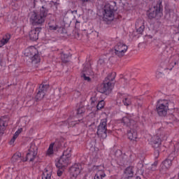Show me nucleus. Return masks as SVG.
Listing matches in <instances>:
<instances>
[{"label":"nucleus","instance_id":"1","mask_svg":"<svg viewBox=\"0 0 179 179\" xmlns=\"http://www.w3.org/2000/svg\"><path fill=\"white\" fill-rule=\"evenodd\" d=\"M48 16V8L43 5L39 11H32L29 13V23L32 26H41L45 23V19Z\"/></svg>","mask_w":179,"mask_h":179},{"label":"nucleus","instance_id":"2","mask_svg":"<svg viewBox=\"0 0 179 179\" xmlns=\"http://www.w3.org/2000/svg\"><path fill=\"white\" fill-rule=\"evenodd\" d=\"M72 148H67L63 152L62 156L56 162L55 166L57 169H64V167H66L68 165L71 164L72 160Z\"/></svg>","mask_w":179,"mask_h":179},{"label":"nucleus","instance_id":"3","mask_svg":"<svg viewBox=\"0 0 179 179\" xmlns=\"http://www.w3.org/2000/svg\"><path fill=\"white\" fill-rule=\"evenodd\" d=\"M117 10L115 2L113 1L104 6L103 13V20L104 22H111L114 20V15Z\"/></svg>","mask_w":179,"mask_h":179},{"label":"nucleus","instance_id":"4","mask_svg":"<svg viewBox=\"0 0 179 179\" xmlns=\"http://www.w3.org/2000/svg\"><path fill=\"white\" fill-rule=\"evenodd\" d=\"M164 129L163 128H159L157 131L156 134L151 138L150 143L152 148H155V149L160 148L162 141H166L167 139V136L164 134Z\"/></svg>","mask_w":179,"mask_h":179},{"label":"nucleus","instance_id":"5","mask_svg":"<svg viewBox=\"0 0 179 179\" xmlns=\"http://www.w3.org/2000/svg\"><path fill=\"white\" fill-rule=\"evenodd\" d=\"M115 79V73H112L111 74H109L106 78V80H109L108 83H104L101 85H100L98 87V92L99 93H108L110 94L111 90H113V87H114V83H111L113 80Z\"/></svg>","mask_w":179,"mask_h":179},{"label":"nucleus","instance_id":"6","mask_svg":"<svg viewBox=\"0 0 179 179\" xmlns=\"http://www.w3.org/2000/svg\"><path fill=\"white\" fill-rule=\"evenodd\" d=\"M23 54L25 57L30 58L32 64H38L41 60L40 55H38V50L34 46H29L26 48Z\"/></svg>","mask_w":179,"mask_h":179},{"label":"nucleus","instance_id":"7","mask_svg":"<svg viewBox=\"0 0 179 179\" xmlns=\"http://www.w3.org/2000/svg\"><path fill=\"white\" fill-rule=\"evenodd\" d=\"M156 110L159 117H166L169 111V101L159 100L156 106Z\"/></svg>","mask_w":179,"mask_h":179},{"label":"nucleus","instance_id":"8","mask_svg":"<svg viewBox=\"0 0 179 179\" xmlns=\"http://www.w3.org/2000/svg\"><path fill=\"white\" fill-rule=\"evenodd\" d=\"M122 100L124 106H131V104H134V106H141V99L138 98L134 99V102L131 100V96L127 95L125 94H121L118 95L117 102L119 100Z\"/></svg>","mask_w":179,"mask_h":179},{"label":"nucleus","instance_id":"9","mask_svg":"<svg viewBox=\"0 0 179 179\" xmlns=\"http://www.w3.org/2000/svg\"><path fill=\"white\" fill-rule=\"evenodd\" d=\"M38 148L34 143L30 144L28 152L27 153L26 157L23 158L22 162H34L36 157H37Z\"/></svg>","mask_w":179,"mask_h":179},{"label":"nucleus","instance_id":"10","mask_svg":"<svg viewBox=\"0 0 179 179\" xmlns=\"http://www.w3.org/2000/svg\"><path fill=\"white\" fill-rule=\"evenodd\" d=\"M162 10L163 8H162L160 6H154L147 11V16H148L149 19H154V17H156L157 20H159L163 16Z\"/></svg>","mask_w":179,"mask_h":179},{"label":"nucleus","instance_id":"11","mask_svg":"<svg viewBox=\"0 0 179 179\" xmlns=\"http://www.w3.org/2000/svg\"><path fill=\"white\" fill-rule=\"evenodd\" d=\"M47 29L48 31H57V33L62 34H64V30H65V27L57 23V21L52 20L48 23Z\"/></svg>","mask_w":179,"mask_h":179},{"label":"nucleus","instance_id":"12","mask_svg":"<svg viewBox=\"0 0 179 179\" xmlns=\"http://www.w3.org/2000/svg\"><path fill=\"white\" fill-rule=\"evenodd\" d=\"M97 135L101 139L107 138V119H102L97 128Z\"/></svg>","mask_w":179,"mask_h":179},{"label":"nucleus","instance_id":"13","mask_svg":"<svg viewBox=\"0 0 179 179\" xmlns=\"http://www.w3.org/2000/svg\"><path fill=\"white\" fill-rule=\"evenodd\" d=\"M114 50L115 54L117 57H124V55H125V52L128 51V45L125 43L119 42L115 45Z\"/></svg>","mask_w":179,"mask_h":179},{"label":"nucleus","instance_id":"14","mask_svg":"<svg viewBox=\"0 0 179 179\" xmlns=\"http://www.w3.org/2000/svg\"><path fill=\"white\" fill-rule=\"evenodd\" d=\"M49 87L50 85H48V84L42 83L39 85L38 91L36 96L37 101L43 100V99H44V96H45V93H47Z\"/></svg>","mask_w":179,"mask_h":179},{"label":"nucleus","instance_id":"15","mask_svg":"<svg viewBox=\"0 0 179 179\" xmlns=\"http://www.w3.org/2000/svg\"><path fill=\"white\" fill-rule=\"evenodd\" d=\"M82 171V166L79 164H75L70 168L71 178L70 179H76L78 176L80 174Z\"/></svg>","mask_w":179,"mask_h":179},{"label":"nucleus","instance_id":"16","mask_svg":"<svg viewBox=\"0 0 179 179\" xmlns=\"http://www.w3.org/2000/svg\"><path fill=\"white\" fill-rule=\"evenodd\" d=\"M122 124H123L125 127H129V128H136V120H134V117L127 115L124 116L122 119Z\"/></svg>","mask_w":179,"mask_h":179},{"label":"nucleus","instance_id":"17","mask_svg":"<svg viewBox=\"0 0 179 179\" xmlns=\"http://www.w3.org/2000/svg\"><path fill=\"white\" fill-rule=\"evenodd\" d=\"M94 76V72H93V70L92 69L91 66H85L83 68L81 77L83 78L84 80H86L87 82H90V77L89 76Z\"/></svg>","mask_w":179,"mask_h":179},{"label":"nucleus","instance_id":"18","mask_svg":"<svg viewBox=\"0 0 179 179\" xmlns=\"http://www.w3.org/2000/svg\"><path fill=\"white\" fill-rule=\"evenodd\" d=\"M40 31H41V27L32 28L29 34L30 40L32 41H36V40H38V34H40Z\"/></svg>","mask_w":179,"mask_h":179},{"label":"nucleus","instance_id":"19","mask_svg":"<svg viewBox=\"0 0 179 179\" xmlns=\"http://www.w3.org/2000/svg\"><path fill=\"white\" fill-rule=\"evenodd\" d=\"M94 170H96V173L94 178V179H102L106 177V173H104V166H94Z\"/></svg>","mask_w":179,"mask_h":179},{"label":"nucleus","instance_id":"20","mask_svg":"<svg viewBox=\"0 0 179 179\" xmlns=\"http://www.w3.org/2000/svg\"><path fill=\"white\" fill-rule=\"evenodd\" d=\"M136 29L137 33L142 34L145 30V22L142 20H138L136 22Z\"/></svg>","mask_w":179,"mask_h":179},{"label":"nucleus","instance_id":"21","mask_svg":"<svg viewBox=\"0 0 179 179\" xmlns=\"http://www.w3.org/2000/svg\"><path fill=\"white\" fill-rule=\"evenodd\" d=\"M78 122L75 120V117L70 116L66 121H62L59 125H68L69 128L76 125Z\"/></svg>","mask_w":179,"mask_h":179},{"label":"nucleus","instance_id":"22","mask_svg":"<svg viewBox=\"0 0 179 179\" xmlns=\"http://www.w3.org/2000/svg\"><path fill=\"white\" fill-rule=\"evenodd\" d=\"M134 128L135 127H130V130L127 133V136L130 141H136L138 139V131Z\"/></svg>","mask_w":179,"mask_h":179},{"label":"nucleus","instance_id":"23","mask_svg":"<svg viewBox=\"0 0 179 179\" xmlns=\"http://www.w3.org/2000/svg\"><path fill=\"white\" fill-rule=\"evenodd\" d=\"M55 152H57L55 143H51L45 152V155L49 157H51V156H54V153H55Z\"/></svg>","mask_w":179,"mask_h":179},{"label":"nucleus","instance_id":"24","mask_svg":"<svg viewBox=\"0 0 179 179\" xmlns=\"http://www.w3.org/2000/svg\"><path fill=\"white\" fill-rule=\"evenodd\" d=\"M178 153H179V143L175 145L174 151H173L171 153L169 154L167 159L173 162V160H174V159H176V157L178 156Z\"/></svg>","mask_w":179,"mask_h":179},{"label":"nucleus","instance_id":"25","mask_svg":"<svg viewBox=\"0 0 179 179\" xmlns=\"http://www.w3.org/2000/svg\"><path fill=\"white\" fill-rule=\"evenodd\" d=\"M173 161L169 159V158H166L164 162H162L161 164V169L164 170V171H166V170H169V169L171 167Z\"/></svg>","mask_w":179,"mask_h":179},{"label":"nucleus","instance_id":"26","mask_svg":"<svg viewBox=\"0 0 179 179\" xmlns=\"http://www.w3.org/2000/svg\"><path fill=\"white\" fill-rule=\"evenodd\" d=\"M145 173L146 174H150L152 171H155L157 169V162H155L152 164L147 165L145 166Z\"/></svg>","mask_w":179,"mask_h":179},{"label":"nucleus","instance_id":"27","mask_svg":"<svg viewBox=\"0 0 179 179\" xmlns=\"http://www.w3.org/2000/svg\"><path fill=\"white\" fill-rule=\"evenodd\" d=\"M12 36H10V34H6L2 39L0 41V48L3 47V45L8 44L9 43V40H10V38Z\"/></svg>","mask_w":179,"mask_h":179},{"label":"nucleus","instance_id":"28","mask_svg":"<svg viewBox=\"0 0 179 179\" xmlns=\"http://www.w3.org/2000/svg\"><path fill=\"white\" fill-rule=\"evenodd\" d=\"M175 65H177V61L174 60V57H171L169 61L168 66L165 69L166 71H171L173 68H174Z\"/></svg>","mask_w":179,"mask_h":179},{"label":"nucleus","instance_id":"29","mask_svg":"<svg viewBox=\"0 0 179 179\" xmlns=\"http://www.w3.org/2000/svg\"><path fill=\"white\" fill-rule=\"evenodd\" d=\"M124 176L127 178H129L131 177H134V167L128 166L124 170Z\"/></svg>","mask_w":179,"mask_h":179},{"label":"nucleus","instance_id":"30","mask_svg":"<svg viewBox=\"0 0 179 179\" xmlns=\"http://www.w3.org/2000/svg\"><path fill=\"white\" fill-rule=\"evenodd\" d=\"M23 162V159H22V153L20 152H16L13 155V156L11 158L12 163H16L17 162Z\"/></svg>","mask_w":179,"mask_h":179},{"label":"nucleus","instance_id":"31","mask_svg":"<svg viewBox=\"0 0 179 179\" xmlns=\"http://www.w3.org/2000/svg\"><path fill=\"white\" fill-rule=\"evenodd\" d=\"M6 127H8L6 121L3 120L2 118H0V134H3L5 129H6Z\"/></svg>","mask_w":179,"mask_h":179},{"label":"nucleus","instance_id":"32","mask_svg":"<svg viewBox=\"0 0 179 179\" xmlns=\"http://www.w3.org/2000/svg\"><path fill=\"white\" fill-rule=\"evenodd\" d=\"M51 173H52L51 169H45L42 175V179H51V176H52Z\"/></svg>","mask_w":179,"mask_h":179},{"label":"nucleus","instance_id":"33","mask_svg":"<svg viewBox=\"0 0 179 179\" xmlns=\"http://www.w3.org/2000/svg\"><path fill=\"white\" fill-rule=\"evenodd\" d=\"M105 104L106 102H104V100L100 101L96 106L97 110H101V108H104Z\"/></svg>","mask_w":179,"mask_h":179},{"label":"nucleus","instance_id":"34","mask_svg":"<svg viewBox=\"0 0 179 179\" xmlns=\"http://www.w3.org/2000/svg\"><path fill=\"white\" fill-rule=\"evenodd\" d=\"M85 113V108L83 106H80L77 109V117H79V115H82Z\"/></svg>","mask_w":179,"mask_h":179},{"label":"nucleus","instance_id":"35","mask_svg":"<svg viewBox=\"0 0 179 179\" xmlns=\"http://www.w3.org/2000/svg\"><path fill=\"white\" fill-rule=\"evenodd\" d=\"M22 132H23V128L18 129L14 134V136H16L17 138L19 136V134H22Z\"/></svg>","mask_w":179,"mask_h":179},{"label":"nucleus","instance_id":"36","mask_svg":"<svg viewBox=\"0 0 179 179\" xmlns=\"http://www.w3.org/2000/svg\"><path fill=\"white\" fill-rule=\"evenodd\" d=\"M138 171H143V164L138 163L137 166Z\"/></svg>","mask_w":179,"mask_h":179},{"label":"nucleus","instance_id":"37","mask_svg":"<svg viewBox=\"0 0 179 179\" xmlns=\"http://www.w3.org/2000/svg\"><path fill=\"white\" fill-rule=\"evenodd\" d=\"M16 139H17V137H16V136L13 135V138L10 139L9 143L10 145H13V143H15V141H16Z\"/></svg>","mask_w":179,"mask_h":179},{"label":"nucleus","instance_id":"38","mask_svg":"<svg viewBox=\"0 0 179 179\" xmlns=\"http://www.w3.org/2000/svg\"><path fill=\"white\" fill-rule=\"evenodd\" d=\"M62 173H64V169H62V168H59V170H57L58 177H61V176H62Z\"/></svg>","mask_w":179,"mask_h":179},{"label":"nucleus","instance_id":"39","mask_svg":"<svg viewBox=\"0 0 179 179\" xmlns=\"http://www.w3.org/2000/svg\"><path fill=\"white\" fill-rule=\"evenodd\" d=\"M107 59H99L98 61V64H100V65H103V64H104V62H106Z\"/></svg>","mask_w":179,"mask_h":179},{"label":"nucleus","instance_id":"40","mask_svg":"<svg viewBox=\"0 0 179 179\" xmlns=\"http://www.w3.org/2000/svg\"><path fill=\"white\" fill-rule=\"evenodd\" d=\"M50 4L51 5H54L55 6H56V8H57V6H58V5H59V3H58V2H57V1H50Z\"/></svg>","mask_w":179,"mask_h":179},{"label":"nucleus","instance_id":"41","mask_svg":"<svg viewBox=\"0 0 179 179\" xmlns=\"http://www.w3.org/2000/svg\"><path fill=\"white\" fill-rule=\"evenodd\" d=\"M110 179H121V178L118 176V175H115L113 176H111Z\"/></svg>","mask_w":179,"mask_h":179},{"label":"nucleus","instance_id":"42","mask_svg":"<svg viewBox=\"0 0 179 179\" xmlns=\"http://www.w3.org/2000/svg\"><path fill=\"white\" fill-rule=\"evenodd\" d=\"M82 1V2H89V1H90V0H81Z\"/></svg>","mask_w":179,"mask_h":179},{"label":"nucleus","instance_id":"43","mask_svg":"<svg viewBox=\"0 0 179 179\" xmlns=\"http://www.w3.org/2000/svg\"><path fill=\"white\" fill-rule=\"evenodd\" d=\"M136 179H141L139 176H137Z\"/></svg>","mask_w":179,"mask_h":179},{"label":"nucleus","instance_id":"44","mask_svg":"<svg viewBox=\"0 0 179 179\" xmlns=\"http://www.w3.org/2000/svg\"><path fill=\"white\" fill-rule=\"evenodd\" d=\"M117 152H118L119 153H120V154H121V150H118V151H117Z\"/></svg>","mask_w":179,"mask_h":179},{"label":"nucleus","instance_id":"45","mask_svg":"<svg viewBox=\"0 0 179 179\" xmlns=\"http://www.w3.org/2000/svg\"><path fill=\"white\" fill-rule=\"evenodd\" d=\"M132 82H134V80H131V81H130V83H132Z\"/></svg>","mask_w":179,"mask_h":179},{"label":"nucleus","instance_id":"46","mask_svg":"<svg viewBox=\"0 0 179 179\" xmlns=\"http://www.w3.org/2000/svg\"><path fill=\"white\" fill-rule=\"evenodd\" d=\"M14 1H20V0H14Z\"/></svg>","mask_w":179,"mask_h":179}]
</instances>
